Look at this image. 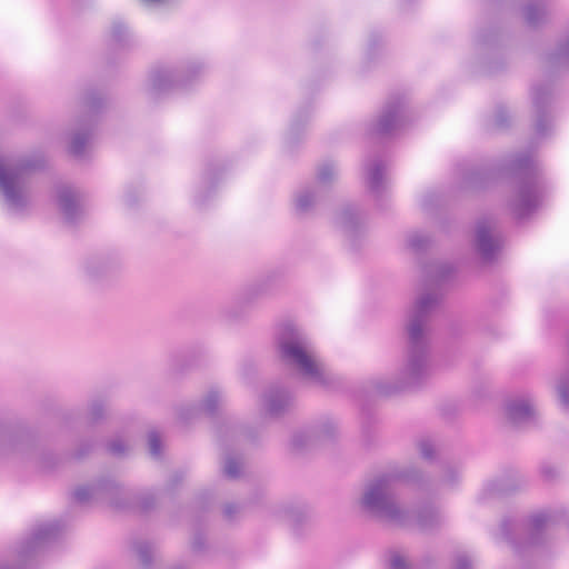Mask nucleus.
<instances>
[{"instance_id": "49", "label": "nucleus", "mask_w": 569, "mask_h": 569, "mask_svg": "<svg viewBox=\"0 0 569 569\" xmlns=\"http://www.w3.org/2000/svg\"><path fill=\"white\" fill-rule=\"evenodd\" d=\"M556 391H569V372L560 377Z\"/></svg>"}, {"instance_id": "14", "label": "nucleus", "mask_w": 569, "mask_h": 569, "mask_svg": "<svg viewBox=\"0 0 569 569\" xmlns=\"http://www.w3.org/2000/svg\"><path fill=\"white\" fill-rule=\"evenodd\" d=\"M62 530L63 527L59 520L36 523L29 536L20 542L18 547L19 557L26 559L38 550L49 546L59 538Z\"/></svg>"}, {"instance_id": "34", "label": "nucleus", "mask_w": 569, "mask_h": 569, "mask_svg": "<svg viewBox=\"0 0 569 569\" xmlns=\"http://www.w3.org/2000/svg\"><path fill=\"white\" fill-rule=\"evenodd\" d=\"M407 243L412 251L421 253L427 251V249L429 248L430 238L426 234L417 232L409 236Z\"/></svg>"}, {"instance_id": "23", "label": "nucleus", "mask_w": 569, "mask_h": 569, "mask_svg": "<svg viewBox=\"0 0 569 569\" xmlns=\"http://www.w3.org/2000/svg\"><path fill=\"white\" fill-rule=\"evenodd\" d=\"M296 407L292 393H262L260 409L269 418H281L290 413Z\"/></svg>"}, {"instance_id": "44", "label": "nucleus", "mask_w": 569, "mask_h": 569, "mask_svg": "<svg viewBox=\"0 0 569 569\" xmlns=\"http://www.w3.org/2000/svg\"><path fill=\"white\" fill-rule=\"evenodd\" d=\"M372 382L375 383V391H398L397 387L393 385H389L388 382L383 381L380 378L372 379Z\"/></svg>"}, {"instance_id": "3", "label": "nucleus", "mask_w": 569, "mask_h": 569, "mask_svg": "<svg viewBox=\"0 0 569 569\" xmlns=\"http://www.w3.org/2000/svg\"><path fill=\"white\" fill-rule=\"evenodd\" d=\"M440 303L441 295L425 292L416 298L407 311L406 361L398 378L402 387H418L431 373L430 321Z\"/></svg>"}, {"instance_id": "33", "label": "nucleus", "mask_w": 569, "mask_h": 569, "mask_svg": "<svg viewBox=\"0 0 569 569\" xmlns=\"http://www.w3.org/2000/svg\"><path fill=\"white\" fill-rule=\"evenodd\" d=\"M417 447L419 449L420 456L428 461L435 459L436 453L438 451V446L436 441L430 437H422L418 440Z\"/></svg>"}, {"instance_id": "9", "label": "nucleus", "mask_w": 569, "mask_h": 569, "mask_svg": "<svg viewBox=\"0 0 569 569\" xmlns=\"http://www.w3.org/2000/svg\"><path fill=\"white\" fill-rule=\"evenodd\" d=\"M210 350L202 341H194L173 349L168 355L167 368L162 375L168 387L180 383L194 369L207 365Z\"/></svg>"}, {"instance_id": "35", "label": "nucleus", "mask_w": 569, "mask_h": 569, "mask_svg": "<svg viewBox=\"0 0 569 569\" xmlns=\"http://www.w3.org/2000/svg\"><path fill=\"white\" fill-rule=\"evenodd\" d=\"M242 469L241 462L234 457L227 456L223 462V473L230 479H236L240 476Z\"/></svg>"}, {"instance_id": "18", "label": "nucleus", "mask_w": 569, "mask_h": 569, "mask_svg": "<svg viewBox=\"0 0 569 569\" xmlns=\"http://www.w3.org/2000/svg\"><path fill=\"white\" fill-rule=\"evenodd\" d=\"M283 280V271L279 268L271 269L249 283L241 292L242 303H252L259 299L276 292Z\"/></svg>"}, {"instance_id": "1", "label": "nucleus", "mask_w": 569, "mask_h": 569, "mask_svg": "<svg viewBox=\"0 0 569 569\" xmlns=\"http://www.w3.org/2000/svg\"><path fill=\"white\" fill-rule=\"evenodd\" d=\"M501 177L515 179L509 208L517 220L529 218L542 206L548 183L527 152H518L507 160L488 159L461 169V184L468 190L486 189Z\"/></svg>"}, {"instance_id": "2", "label": "nucleus", "mask_w": 569, "mask_h": 569, "mask_svg": "<svg viewBox=\"0 0 569 569\" xmlns=\"http://www.w3.org/2000/svg\"><path fill=\"white\" fill-rule=\"evenodd\" d=\"M420 478V471L413 466H390L367 483L360 500L361 508L393 525H416L425 531L437 528L443 521V516L438 508L425 506L412 513L397 500L395 492L397 483H413Z\"/></svg>"}, {"instance_id": "53", "label": "nucleus", "mask_w": 569, "mask_h": 569, "mask_svg": "<svg viewBox=\"0 0 569 569\" xmlns=\"http://www.w3.org/2000/svg\"><path fill=\"white\" fill-rule=\"evenodd\" d=\"M412 0H402L403 3H410Z\"/></svg>"}, {"instance_id": "41", "label": "nucleus", "mask_w": 569, "mask_h": 569, "mask_svg": "<svg viewBox=\"0 0 569 569\" xmlns=\"http://www.w3.org/2000/svg\"><path fill=\"white\" fill-rule=\"evenodd\" d=\"M540 475L546 480H552L559 475V469L557 466L550 463V462H543L540 466Z\"/></svg>"}, {"instance_id": "21", "label": "nucleus", "mask_w": 569, "mask_h": 569, "mask_svg": "<svg viewBox=\"0 0 569 569\" xmlns=\"http://www.w3.org/2000/svg\"><path fill=\"white\" fill-rule=\"evenodd\" d=\"M503 416L513 427H523L536 420L537 411L529 399L512 395L503 401Z\"/></svg>"}, {"instance_id": "50", "label": "nucleus", "mask_w": 569, "mask_h": 569, "mask_svg": "<svg viewBox=\"0 0 569 569\" xmlns=\"http://www.w3.org/2000/svg\"><path fill=\"white\" fill-rule=\"evenodd\" d=\"M458 470L448 469L443 476V481L447 483H453L455 480L458 478Z\"/></svg>"}, {"instance_id": "5", "label": "nucleus", "mask_w": 569, "mask_h": 569, "mask_svg": "<svg viewBox=\"0 0 569 569\" xmlns=\"http://www.w3.org/2000/svg\"><path fill=\"white\" fill-rule=\"evenodd\" d=\"M44 168L42 158H28L4 163L0 158V194L8 210L23 213L30 206V174Z\"/></svg>"}, {"instance_id": "17", "label": "nucleus", "mask_w": 569, "mask_h": 569, "mask_svg": "<svg viewBox=\"0 0 569 569\" xmlns=\"http://www.w3.org/2000/svg\"><path fill=\"white\" fill-rule=\"evenodd\" d=\"M227 167L220 159L208 160L200 182L196 188L193 203L198 209L204 208L217 192Z\"/></svg>"}, {"instance_id": "20", "label": "nucleus", "mask_w": 569, "mask_h": 569, "mask_svg": "<svg viewBox=\"0 0 569 569\" xmlns=\"http://www.w3.org/2000/svg\"><path fill=\"white\" fill-rule=\"evenodd\" d=\"M338 423L328 418L311 429L296 432L292 436L291 445L295 449H303L318 442L331 441L338 435Z\"/></svg>"}, {"instance_id": "4", "label": "nucleus", "mask_w": 569, "mask_h": 569, "mask_svg": "<svg viewBox=\"0 0 569 569\" xmlns=\"http://www.w3.org/2000/svg\"><path fill=\"white\" fill-rule=\"evenodd\" d=\"M274 347L280 360L303 379L320 387H332L339 378L317 362L308 350L306 335L293 323L283 322L274 332Z\"/></svg>"}, {"instance_id": "38", "label": "nucleus", "mask_w": 569, "mask_h": 569, "mask_svg": "<svg viewBox=\"0 0 569 569\" xmlns=\"http://www.w3.org/2000/svg\"><path fill=\"white\" fill-rule=\"evenodd\" d=\"M390 569H410V563L405 555L399 551H392L389 556Z\"/></svg>"}, {"instance_id": "10", "label": "nucleus", "mask_w": 569, "mask_h": 569, "mask_svg": "<svg viewBox=\"0 0 569 569\" xmlns=\"http://www.w3.org/2000/svg\"><path fill=\"white\" fill-rule=\"evenodd\" d=\"M82 104L86 108V114L79 119V128L72 134L69 144V153L77 159L84 154L86 146L98 126L99 116L106 108V100L101 91L90 88L82 97Z\"/></svg>"}, {"instance_id": "29", "label": "nucleus", "mask_w": 569, "mask_h": 569, "mask_svg": "<svg viewBox=\"0 0 569 569\" xmlns=\"http://www.w3.org/2000/svg\"><path fill=\"white\" fill-rule=\"evenodd\" d=\"M111 40L118 48L124 49L131 46L132 34L122 22H114L111 27Z\"/></svg>"}, {"instance_id": "47", "label": "nucleus", "mask_w": 569, "mask_h": 569, "mask_svg": "<svg viewBox=\"0 0 569 569\" xmlns=\"http://www.w3.org/2000/svg\"><path fill=\"white\" fill-rule=\"evenodd\" d=\"M109 451L113 455H121L126 451V446L122 440L117 439L109 443Z\"/></svg>"}, {"instance_id": "24", "label": "nucleus", "mask_w": 569, "mask_h": 569, "mask_svg": "<svg viewBox=\"0 0 569 569\" xmlns=\"http://www.w3.org/2000/svg\"><path fill=\"white\" fill-rule=\"evenodd\" d=\"M57 206L67 223L74 224L80 219L79 192L72 187L63 184L57 188Z\"/></svg>"}, {"instance_id": "6", "label": "nucleus", "mask_w": 569, "mask_h": 569, "mask_svg": "<svg viewBox=\"0 0 569 569\" xmlns=\"http://www.w3.org/2000/svg\"><path fill=\"white\" fill-rule=\"evenodd\" d=\"M207 66L199 60H187L177 67H154L148 78V96L157 101L174 89H189L204 74Z\"/></svg>"}, {"instance_id": "25", "label": "nucleus", "mask_w": 569, "mask_h": 569, "mask_svg": "<svg viewBox=\"0 0 569 569\" xmlns=\"http://www.w3.org/2000/svg\"><path fill=\"white\" fill-rule=\"evenodd\" d=\"M311 117V106L307 104L299 108L293 114L288 132L284 138V144L290 150L305 137L307 124Z\"/></svg>"}, {"instance_id": "7", "label": "nucleus", "mask_w": 569, "mask_h": 569, "mask_svg": "<svg viewBox=\"0 0 569 569\" xmlns=\"http://www.w3.org/2000/svg\"><path fill=\"white\" fill-rule=\"evenodd\" d=\"M553 517L547 512L532 515L528 520L505 518L495 532V538L507 542L516 552L522 547H531L541 542L542 533L551 526Z\"/></svg>"}, {"instance_id": "48", "label": "nucleus", "mask_w": 569, "mask_h": 569, "mask_svg": "<svg viewBox=\"0 0 569 569\" xmlns=\"http://www.w3.org/2000/svg\"><path fill=\"white\" fill-rule=\"evenodd\" d=\"M216 395L217 393H211L204 402V410L210 415H212L217 408Z\"/></svg>"}, {"instance_id": "26", "label": "nucleus", "mask_w": 569, "mask_h": 569, "mask_svg": "<svg viewBox=\"0 0 569 569\" xmlns=\"http://www.w3.org/2000/svg\"><path fill=\"white\" fill-rule=\"evenodd\" d=\"M116 266V260L108 254L99 253L89 257L84 262L88 278L97 280L107 274Z\"/></svg>"}, {"instance_id": "46", "label": "nucleus", "mask_w": 569, "mask_h": 569, "mask_svg": "<svg viewBox=\"0 0 569 569\" xmlns=\"http://www.w3.org/2000/svg\"><path fill=\"white\" fill-rule=\"evenodd\" d=\"M154 497L151 492H144L141 497H139L137 505L141 509H148L152 506Z\"/></svg>"}, {"instance_id": "12", "label": "nucleus", "mask_w": 569, "mask_h": 569, "mask_svg": "<svg viewBox=\"0 0 569 569\" xmlns=\"http://www.w3.org/2000/svg\"><path fill=\"white\" fill-rule=\"evenodd\" d=\"M410 121L408 100L405 94H390L380 114L368 123L370 136L387 137L403 129Z\"/></svg>"}, {"instance_id": "8", "label": "nucleus", "mask_w": 569, "mask_h": 569, "mask_svg": "<svg viewBox=\"0 0 569 569\" xmlns=\"http://www.w3.org/2000/svg\"><path fill=\"white\" fill-rule=\"evenodd\" d=\"M473 41L477 60L483 73L496 74L506 68V36L497 21H489L488 26H479Z\"/></svg>"}, {"instance_id": "45", "label": "nucleus", "mask_w": 569, "mask_h": 569, "mask_svg": "<svg viewBox=\"0 0 569 569\" xmlns=\"http://www.w3.org/2000/svg\"><path fill=\"white\" fill-rule=\"evenodd\" d=\"M140 191L128 188L124 194V201L129 207H133L138 203Z\"/></svg>"}, {"instance_id": "15", "label": "nucleus", "mask_w": 569, "mask_h": 569, "mask_svg": "<svg viewBox=\"0 0 569 569\" xmlns=\"http://www.w3.org/2000/svg\"><path fill=\"white\" fill-rule=\"evenodd\" d=\"M120 496L128 497V491L118 482L111 479L100 480L90 486L78 487L73 491V498L80 503H86L91 500H104L114 507H124V503L119 500Z\"/></svg>"}, {"instance_id": "43", "label": "nucleus", "mask_w": 569, "mask_h": 569, "mask_svg": "<svg viewBox=\"0 0 569 569\" xmlns=\"http://www.w3.org/2000/svg\"><path fill=\"white\" fill-rule=\"evenodd\" d=\"M453 569H472L471 560L467 555H458Z\"/></svg>"}, {"instance_id": "22", "label": "nucleus", "mask_w": 569, "mask_h": 569, "mask_svg": "<svg viewBox=\"0 0 569 569\" xmlns=\"http://www.w3.org/2000/svg\"><path fill=\"white\" fill-rule=\"evenodd\" d=\"M367 174V186L370 194L375 198L377 206L383 208V201L387 190L385 180V163L382 159L376 157L365 163Z\"/></svg>"}, {"instance_id": "16", "label": "nucleus", "mask_w": 569, "mask_h": 569, "mask_svg": "<svg viewBox=\"0 0 569 569\" xmlns=\"http://www.w3.org/2000/svg\"><path fill=\"white\" fill-rule=\"evenodd\" d=\"M503 247V239L500 233L492 232L486 218L479 219L476 223L473 250L482 263H492L497 260Z\"/></svg>"}, {"instance_id": "36", "label": "nucleus", "mask_w": 569, "mask_h": 569, "mask_svg": "<svg viewBox=\"0 0 569 569\" xmlns=\"http://www.w3.org/2000/svg\"><path fill=\"white\" fill-rule=\"evenodd\" d=\"M239 375L247 383L251 382L257 376V366L250 360H243L239 368Z\"/></svg>"}, {"instance_id": "32", "label": "nucleus", "mask_w": 569, "mask_h": 569, "mask_svg": "<svg viewBox=\"0 0 569 569\" xmlns=\"http://www.w3.org/2000/svg\"><path fill=\"white\" fill-rule=\"evenodd\" d=\"M511 117L505 106H497L491 117V126L496 130H505L510 127Z\"/></svg>"}, {"instance_id": "51", "label": "nucleus", "mask_w": 569, "mask_h": 569, "mask_svg": "<svg viewBox=\"0 0 569 569\" xmlns=\"http://www.w3.org/2000/svg\"><path fill=\"white\" fill-rule=\"evenodd\" d=\"M237 512V507L233 505H228L223 509V513L227 518H232V516Z\"/></svg>"}, {"instance_id": "40", "label": "nucleus", "mask_w": 569, "mask_h": 569, "mask_svg": "<svg viewBox=\"0 0 569 569\" xmlns=\"http://www.w3.org/2000/svg\"><path fill=\"white\" fill-rule=\"evenodd\" d=\"M148 445H149V451L152 457H159L160 456V437L156 431H151L148 435Z\"/></svg>"}, {"instance_id": "30", "label": "nucleus", "mask_w": 569, "mask_h": 569, "mask_svg": "<svg viewBox=\"0 0 569 569\" xmlns=\"http://www.w3.org/2000/svg\"><path fill=\"white\" fill-rule=\"evenodd\" d=\"M445 203V197L442 193L430 190L427 191L420 202V207L427 214H435L437 210Z\"/></svg>"}, {"instance_id": "28", "label": "nucleus", "mask_w": 569, "mask_h": 569, "mask_svg": "<svg viewBox=\"0 0 569 569\" xmlns=\"http://www.w3.org/2000/svg\"><path fill=\"white\" fill-rule=\"evenodd\" d=\"M546 61L551 68H569V30L556 49L546 54Z\"/></svg>"}, {"instance_id": "37", "label": "nucleus", "mask_w": 569, "mask_h": 569, "mask_svg": "<svg viewBox=\"0 0 569 569\" xmlns=\"http://www.w3.org/2000/svg\"><path fill=\"white\" fill-rule=\"evenodd\" d=\"M136 552L143 566H149L151 562L152 548L148 542H137L134 546Z\"/></svg>"}, {"instance_id": "39", "label": "nucleus", "mask_w": 569, "mask_h": 569, "mask_svg": "<svg viewBox=\"0 0 569 569\" xmlns=\"http://www.w3.org/2000/svg\"><path fill=\"white\" fill-rule=\"evenodd\" d=\"M381 41H382V37L380 33L372 32L370 34L368 49H367V57L369 60H373Z\"/></svg>"}, {"instance_id": "19", "label": "nucleus", "mask_w": 569, "mask_h": 569, "mask_svg": "<svg viewBox=\"0 0 569 569\" xmlns=\"http://www.w3.org/2000/svg\"><path fill=\"white\" fill-rule=\"evenodd\" d=\"M336 223L348 237L351 249L358 250L366 231L360 208L351 203L346 204L336 218Z\"/></svg>"}, {"instance_id": "31", "label": "nucleus", "mask_w": 569, "mask_h": 569, "mask_svg": "<svg viewBox=\"0 0 569 569\" xmlns=\"http://www.w3.org/2000/svg\"><path fill=\"white\" fill-rule=\"evenodd\" d=\"M426 274L432 276L437 283H443L449 280L455 273V268L450 263H437L426 267Z\"/></svg>"}, {"instance_id": "13", "label": "nucleus", "mask_w": 569, "mask_h": 569, "mask_svg": "<svg viewBox=\"0 0 569 569\" xmlns=\"http://www.w3.org/2000/svg\"><path fill=\"white\" fill-rule=\"evenodd\" d=\"M553 84L551 81L536 82L531 86L533 130L538 138H546L553 128Z\"/></svg>"}, {"instance_id": "11", "label": "nucleus", "mask_w": 569, "mask_h": 569, "mask_svg": "<svg viewBox=\"0 0 569 569\" xmlns=\"http://www.w3.org/2000/svg\"><path fill=\"white\" fill-rule=\"evenodd\" d=\"M338 169L336 162L327 160L322 162L316 173V181L302 187L295 194V211L299 216L310 213L329 192L330 187L337 180Z\"/></svg>"}, {"instance_id": "27", "label": "nucleus", "mask_w": 569, "mask_h": 569, "mask_svg": "<svg viewBox=\"0 0 569 569\" xmlns=\"http://www.w3.org/2000/svg\"><path fill=\"white\" fill-rule=\"evenodd\" d=\"M522 16L528 27L537 29L547 21V8L542 0H529L522 7Z\"/></svg>"}, {"instance_id": "42", "label": "nucleus", "mask_w": 569, "mask_h": 569, "mask_svg": "<svg viewBox=\"0 0 569 569\" xmlns=\"http://www.w3.org/2000/svg\"><path fill=\"white\" fill-rule=\"evenodd\" d=\"M555 403L565 415H569V393H556Z\"/></svg>"}, {"instance_id": "52", "label": "nucleus", "mask_w": 569, "mask_h": 569, "mask_svg": "<svg viewBox=\"0 0 569 569\" xmlns=\"http://www.w3.org/2000/svg\"><path fill=\"white\" fill-rule=\"evenodd\" d=\"M192 547L194 550H200L202 547L201 538L197 537L192 542Z\"/></svg>"}]
</instances>
